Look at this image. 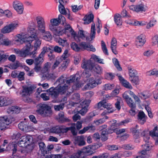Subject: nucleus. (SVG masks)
<instances>
[{
  "label": "nucleus",
  "instance_id": "49530a36",
  "mask_svg": "<svg viewBox=\"0 0 158 158\" xmlns=\"http://www.w3.org/2000/svg\"><path fill=\"white\" fill-rule=\"evenodd\" d=\"M70 46L71 48L76 52H79L81 50L79 44H78L75 42H72Z\"/></svg>",
  "mask_w": 158,
  "mask_h": 158
},
{
  "label": "nucleus",
  "instance_id": "4d7b16f0",
  "mask_svg": "<svg viewBox=\"0 0 158 158\" xmlns=\"http://www.w3.org/2000/svg\"><path fill=\"white\" fill-rule=\"evenodd\" d=\"M43 35V39L47 41L50 40L52 39V35L49 31L45 32Z\"/></svg>",
  "mask_w": 158,
  "mask_h": 158
},
{
  "label": "nucleus",
  "instance_id": "774afa93",
  "mask_svg": "<svg viewBox=\"0 0 158 158\" xmlns=\"http://www.w3.org/2000/svg\"><path fill=\"white\" fill-rule=\"evenodd\" d=\"M148 73L149 76L153 75L158 77V70H156L155 69H153L148 72Z\"/></svg>",
  "mask_w": 158,
  "mask_h": 158
},
{
  "label": "nucleus",
  "instance_id": "f03ea898",
  "mask_svg": "<svg viewBox=\"0 0 158 158\" xmlns=\"http://www.w3.org/2000/svg\"><path fill=\"white\" fill-rule=\"evenodd\" d=\"M70 131L73 135H76L77 131L75 128V123H71V126L69 127H64V126H57L53 127L50 129L51 132L56 134L67 133Z\"/></svg>",
  "mask_w": 158,
  "mask_h": 158
},
{
  "label": "nucleus",
  "instance_id": "a18cd8bd",
  "mask_svg": "<svg viewBox=\"0 0 158 158\" xmlns=\"http://www.w3.org/2000/svg\"><path fill=\"white\" fill-rule=\"evenodd\" d=\"M95 24L94 23L92 24L91 28L90 38L91 40H93L95 38Z\"/></svg>",
  "mask_w": 158,
  "mask_h": 158
},
{
  "label": "nucleus",
  "instance_id": "6ab92c4d",
  "mask_svg": "<svg viewBox=\"0 0 158 158\" xmlns=\"http://www.w3.org/2000/svg\"><path fill=\"white\" fill-rule=\"evenodd\" d=\"M31 47V44L30 43H28L25 45L23 48V50L21 51L20 56L22 57H25L28 55L32 56L33 53H31V52H30Z\"/></svg>",
  "mask_w": 158,
  "mask_h": 158
},
{
  "label": "nucleus",
  "instance_id": "bb28decb",
  "mask_svg": "<svg viewBox=\"0 0 158 158\" xmlns=\"http://www.w3.org/2000/svg\"><path fill=\"white\" fill-rule=\"evenodd\" d=\"M37 38H36L35 42L34 44V50L31 52V53H33L32 57L34 58L35 56V54L36 53V50L40 48V45L41 44V41Z\"/></svg>",
  "mask_w": 158,
  "mask_h": 158
},
{
  "label": "nucleus",
  "instance_id": "3c124183",
  "mask_svg": "<svg viewBox=\"0 0 158 158\" xmlns=\"http://www.w3.org/2000/svg\"><path fill=\"white\" fill-rule=\"evenodd\" d=\"M58 42L60 45L62 46L63 47L66 46L68 44L67 40L65 38L63 39L59 37L58 40Z\"/></svg>",
  "mask_w": 158,
  "mask_h": 158
},
{
  "label": "nucleus",
  "instance_id": "052dcab7",
  "mask_svg": "<svg viewBox=\"0 0 158 158\" xmlns=\"http://www.w3.org/2000/svg\"><path fill=\"white\" fill-rule=\"evenodd\" d=\"M121 147V148H122L124 149L128 150H131L134 148V147L132 145L129 144H123Z\"/></svg>",
  "mask_w": 158,
  "mask_h": 158
},
{
  "label": "nucleus",
  "instance_id": "13d9d810",
  "mask_svg": "<svg viewBox=\"0 0 158 158\" xmlns=\"http://www.w3.org/2000/svg\"><path fill=\"white\" fill-rule=\"evenodd\" d=\"M51 24L54 26H58L60 23V21H59L58 18L52 19L50 20Z\"/></svg>",
  "mask_w": 158,
  "mask_h": 158
},
{
  "label": "nucleus",
  "instance_id": "864d4df0",
  "mask_svg": "<svg viewBox=\"0 0 158 158\" xmlns=\"http://www.w3.org/2000/svg\"><path fill=\"white\" fill-rule=\"evenodd\" d=\"M108 118V117L107 116H106L102 118L94 121V122L96 125H98L104 123L106 121V120Z\"/></svg>",
  "mask_w": 158,
  "mask_h": 158
},
{
  "label": "nucleus",
  "instance_id": "f704fd0d",
  "mask_svg": "<svg viewBox=\"0 0 158 158\" xmlns=\"http://www.w3.org/2000/svg\"><path fill=\"white\" fill-rule=\"evenodd\" d=\"M114 21L117 26L121 25L122 23L121 16L118 14H115L114 16Z\"/></svg>",
  "mask_w": 158,
  "mask_h": 158
},
{
  "label": "nucleus",
  "instance_id": "c03bdc74",
  "mask_svg": "<svg viewBox=\"0 0 158 158\" xmlns=\"http://www.w3.org/2000/svg\"><path fill=\"white\" fill-rule=\"evenodd\" d=\"M8 146L13 151V154H15L16 152L17 144L15 142H13L12 143H9L8 145Z\"/></svg>",
  "mask_w": 158,
  "mask_h": 158
},
{
  "label": "nucleus",
  "instance_id": "9d476101",
  "mask_svg": "<svg viewBox=\"0 0 158 158\" xmlns=\"http://www.w3.org/2000/svg\"><path fill=\"white\" fill-rule=\"evenodd\" d=\"M29 34H24V35L29 43L31 44L33 41L37 38V35L35 29L34 28H30L28 30Z\"/></svg>",
  "mask_w": 158,
  "mask_h": 158
},
{
  "label": "nucleus",
  "instance_id": "c9c22d12",
  "mask_svg": "<svg viewBox=\"0 0 158 158\" xmlns=\"http://www.w3.org/2000/svg\"><path fill=\"white\" fill-rule=\"evenodd\" d=\"M92 145H89L84 147L83 148V152L87 153L88 155L92 154L94 152Z\"/></svg>",
  "mask_w": 158,
  "mask_h": 158
},
{
  "label": "nucleus",
  "instance_id": "cd10ccee",
  "mask_svg": "<svg viewBox=\"0 0 158 158\" xmlns=\"http://www.w3.org/2000/svg\"><path fill=\"white\" fill-rule=\"evenodd\" d=\"M118 78L121 83L124 87L130 89H132L133 87L122 76H119Z\"/></svg>",
  "mask_w": 158,
  "mask_h": 158
},
{
  "label": "nucleus",
  "instance_id": "39448f33",
  "mask_svg": "<svg viewBox=\"0 0 158 158\" xmlns=\"http://www.w3.org/2000/svg\"><path fill=\"white\" fill-rule=\"evenodd\" d=\"M127 69L129 76V79L130 81L134 85H139V77L137 76V71L131 66L128 67Z\"/></svg>",
  "mask_w": 158,
  "mask_h": 158
},
{
  "label": "nucleus",
  "instance_id": "2eb2a0df",
  "mask_svg": "<svg viewBox=\"0 0 158 158\" xmlns=\"http://www.w3.org/2000/svg\"><path fill=\"white\" fill-rule=\"evenodd\" d=\"M66 78L64 77L63 75H61L59 77L56 81V83H58L57 86L58 87L61 86L62 89H64V91L66 92L69 88L68 85H66Z\"/></svg>",
  "mask_w": 158,
  "mask_h": 158
},
{
  "label": "nucleus",
  "instance_id": "ddd939ff",
  "mask_svg": "<svg viewBox=\"0 0 158 158\" xmlns=\"http://www.w3.org/2000/svg\"><path fill=\"white\" fill-rule=\"evenodd\" d=\"M101 83L102 81L100 79L95 80L94 78L91 77L89 79V83L85 86L84 88L86 89H93Z\"/></svg>",
  "mask_w": 158,
  "mask_h": 158
},
{
  "label": "nucleus",
  "instance_id": "473e14b6",
  "mask_svg": "<svg viewBox=\"0 0 158 158\" xmlns=\"http://www.w3.org/2000/svg\"><path fill=\"white\" fill-rule=\"evenodd\" d=\"M138 96L141 99H147L150 98L152 94L148 91L146 90L138 93Z\"/></svg>",
  "mask_w": 158,
  "mask_h": 158
},
{
  "label": "nucleus",
  "instance_id": "e2e57ef3",
  "mask_svg": "<svg viewBox=\"0 0 158 158\" xmlns=\"http://www.w3.org/2000/svg\"><path fill=\"white\" fill-rule=\"evenodd\" d=\"M107 147V148L110 150H115L121 149L120 146H117L114 145H108Z\"/></svg>",
  "mask_w": 158,
  "mask_h": 158
},
{
  "label": "nucleus",
  "instance_id": "20e7f679",
  "mask_svg": "<svg viewBox=\"0 0 158 158\" xmlns=\"http://www.w3.org/2000/svg\"><path fill=\"white\" fill-rule=\"evenodd\" d=\"M107 99H102V101L98 103L95 106V108L100 109L101 107L106 108L107 110H105L102 114V115H105L113 112L114 110L112 108V106L110 103H108L106 102Z\"/></svg>",
  "mask_w": 158,
  "mask_h": 158
},
{
  "label": "nucleus",
  "instance_id": "72a5a7b5",
  "mask_svg": "<svg viewBox=\"0 0 158 158\" xmlns=\"http://www.w3.org/2000/svg\"><path fill=\"white\" fill-rule=\"evenodd\" d=\"M94 18V15L92 13L88 15H85L83 18V20L84 21V24H89L93 21Z\"/></svg>",
  "mask_w": 158,
  "mask_h": 158
},
{
  "label": "nucleus",
  "instance_id": "ea45409f",
  "mask_svg": "<svg viewBox=\"0 0 158 158\" xmlns=\"http://www.w3.org/2000/svg\"><path fill=\"white\" fill-rule=\"evenodd\" d=\"M75 143L77 144L79 146H81L84 145L85 142L84 140L81 137H77L75 139Z\"/></svg>",
  "mask_w": 158,
  "mask_h": 158
},
{
  "label": "nucleus",
  "instance_id": "6e6d98bb",
  "mask_svg": "<svg viewBox=\"0 0 158 158\" xmlns=\"http://www.w3.org/2000/svg\"><path fill=\"white\" fill-rule=\"evenodd\" d=\"M59 10L61 15H67V12L63 5H59L58 6Z\"/></svg>",
  "mask_w": 158,
  "mask_h": 158
},
{
  "label": "nucleus",
  "instance_id": "6e6552de",
  "mask_svg": "<svg viewBox=\"0 0 158 158\" xmlns=\"http://www.w3.org/2000/svg\"><path fill=\"white\" fill-rule=\"evenodd\" d=\"M36 20L37 23V27L38 30L41 33L45 32V23L44 18L40 16L36 17Z\"/></svg>",
  "mask_w": 158,
  "mask_h": 158
},
{
  "label": "nucleus",
  "instance_id": "5fc2aeb1",
  "mask_svg": "<svg viewBox=\"0 0 158 158\" xmlns=\"http://www.w3.org/2000/svg\"><path fill=\"white\" fill-rule=\"evenodd\" d=\"M76 78V76L74 75L70 77V78L69 79H66V85H68L69 88V85L70 84L73 82H75Z\"/></svg>",
  "mask_w": 158,
  "mask_h": 158
},
{
  "label": "nucleus",
  "instance_id": "a19ab883",
  "mask_svg": "<svg viewBox=\"0 0 158 158\" xmlns=\"http://www.w3.org/2000/svg\"><path fill=\"white\" fill-rule=\"evenodd\" d=\"M141 135L143 137V140L145 142L147 143H145V144H148L147 143L148 142V141L149 140L150 137L148 134L147 133V132L146 131H143L142 133H141ZM144 145H145V144ZM148 145L149 144H148ZM150 146L151 147V149L152 148V146Z\"/></svg>",
  "mask_w": 158,
  "mask_h": 158
},
{
  "label": "nucleus",
  "instance_id": "f3484780",
  "mask_svg": "<svg viewBox=\"0 0 158 158\" xmlns=\"http://www.w3.org/2000/svg\"><path fill=\"white\" fill-rule=\"evenodd\" d=\"M127 103L131 109L129 110V113L131 115L134 116L135 114V110L136 107L135 102L140 101V99H135V101L134 102L132 99H125Z\"/></svg>",
  "mask_w": 158,
  "mask_h": 158
},
{
  "label": "nucleus",
  "instance_id": "37998d69",
  "mask_svg": "<svg viewBox=\"0 0 158 158\" xmlns=\"http://www.w3.org/2000/svg\"><path fill=\"white\" fill-rule=\"evenodd\" d=\"M73 29L69 24H67L65 26L64 28L63 29L61 28L62 35L66 32H71Z\"/></svg>",
  "mask_w": 158,
  "mask_h": 158
},
{
  "label": "nucleus",
  "instance_id": "09e8293b",
  "mask_svg": "<svg viewBox=\"0 0 158 158\" xmlns=\"http://www.w3.org/2000/svg\"><path fill=\"white\" fill-rule=\"evenodd\" d=\"M50 68L49 63L47 62L45 63L43 68L41 70V72L43 74V75L47 72H49Z\"/></svg>",
  "mask_w": 158,
  "mask_h": 158
},
{
  "label": "nucleus",
  "instance_id": "7c9ffc66",
  "mask_svg": "<svg viewBox=\"0 0 158 158\" xmlns=\"http://www.w3.org/2000/svg\"><path fill=\"white\" fill-rule=\"evenodd\" d=\"M150 135L152 137H155V144L158 145V128L157 126L154 127V129L150 131Z\"/></svg>",
  "mask_w": 158,
  "mask_h": 158
},
{
  "label": "nucleus",
  "instance_id": "5701e85b",
  "mask_svg": "<svg viewBox=\"0 0 158 158\" xmlns=\"http://www.w3.org/2000/svg\"><path fill=\"white\" fill-rule=\"evenodd\" d=\"M146 41L145 36L141 34L138 36L136 39V45L137 47H142L143 45Z\"/></svg>",
  "mask_w": 158,
  "mask_h": 158
},
{
  "label": "nucleus",
  "instance_id": "4be33fe9",
  "mask_svg": "<svg viewBox=\"0 0 158 158\" xmlns=\"http://www.w3.org/2000/svg\"><path fill=\"white\" fill-rule=\"evenodd\" d=\"M81 50H87L88 51L94 52L96 49L94 47L90 44H87L86 42H82L79 44Z\"/></svg>",
  "mask_w": 158,
  "mask_h": 158
},
{
  "label": "nucleus",
  "instance_id": "a878e982",
  "mask_svg": "<svg viewBox=\"0 0 158 158\" xmlns=\"http://www.w3.org/2000/svg\"><path fill=\"white\" fill-rule=\"evenodd\" d=\"M18 128L20 130L25 132L30 131V127L27 124L26 122H21L18 125Z\"/></svg>",
  "mask_w": 158,
  "mask_h": 158
},
{
  "label": "nucleus",
  "instance_id": "bf43d9fd",
  "mask_svg": "<svg viewBox=\"0 0 158 158\" xmlns=\"http://www.w3.org/2000/svg\"><path fill=\"white\" fill-rule=\"evenodd\" d=\"M114 85L113 84L108 83L105 84L104 86V89L106 90H110L114 87Z\"/></svg>",
  "mask_w": 158,
  "mask_h": 158
},
{
  "label": "nucleus",
  "instance_id": "1a4fd4ad",
  "mask_svg": "<svg viewBox=\"0 0 158 158\" xmlns=\"http://www.w3.org/2000/svg\"><path fill=\"white\" fill-rule=\"evenodd\" d=\"M90 99H85L80 103V106L81 109L78 111L79 113L82 115H85L88 111V108L91 102Z\"/></svg>",
  "mask_w": 158,
  "mask_h": 158
},
{
  "label": "nucleus",
  "instance_id": "9b49d317",
  "mask_svg": "<svg viewBox=\"0 0 158 158\" xmlns=\"http://www.w3.org/2000/svg\"><path fill=\"white\" fill-rule=\"evenodd\" d=\"M142 146L143 149L139 152L138 153L139 155L134 158H145L149 156V155L147 154V152L150 151L151 148V147L147 144L143 145Z\"/></svg>",
  "mask_w": 158,
  "mask_h": 158
},
{
  "label": "nucleus",
  "instance_id": "b1692460",
  "mask_svg": "<svg viewBox=\"0 0 158 158\" xmlns=\"http://www.w3.org/2000/svg\"><path fill=\"white\" fill-rule=\"evenodd\" d=\"M49 29L55 35L60 36L62 35L61 27H60L54 26L52 25H49Z\"/></svg>",
  "mask_w": 158,
  "mask_h": 158
},
{
  "label": "nucleus",
  "instance_id": "4468645a",
  "mask_svg": "<svg viewBox=\"0 0 158 158\" xmlns=\"http://www.w3.org/2000/svg\"><path fill=\"white\" fill-rule=\"evenodd\" d=\"M12 5L14 9L18 14H21L23 13L24 6L23 4L20 1L15 0L13 2Z\"/></svg>",
  "mask_w": 158,
  "mask_h": 158
},
{
  "label": "nucleus",
  "instance_id": "338daca9",
  "mask_svg": "<svg viewBox=\"0 0 158 158\" xmlns=\"http://www.w3.org/2000/svg\"><path fill=\"white\" fill-rule=\"evenodd\" d=\"M107 134L106 133L105 131H102L101 135L100 138L102 141H105L108 139Z\"/></svg>",
  "mask_w": 158,
  "mask_h": 158
},
{
  "label": "nucleus",
  "instance_id": "c756f323",
  "mask_svg": "<svg viewBox=\"0 0 158 158\" xmlns=\"http://www.w3.org/2000/svg\"><path fill=\"white\" fill-rule=\"evenodd\" d=\"M46 52L43 51L38 56L34 59V64L41 65L44 61L43 57Z\"/></svg>",
  "mask_w": 158,
  "mask_h": 158
},
{
  "label": "nucleus",
  "instance_id": "58836bf2",
  "mask_svg": "<svg viewBox=\"0 0 158 158\" xmlns=\"http://www.w3.org/2000/svg\"><path fill=\"white\" fill-rule=\"evenodd\" d=\"M39 146L42 154H48V151L46 148V145L44 142H41L39 143Z\"/></svg>",
  "mask_w": 158,
  "mask_h": 158
},
{
  "label": "nucleus",
  "instance_id": "de8ad7c7",
  "mask_svg": "<svg viewBox=\"0 0 158 158\" xmlns=\"http://www.w3.org/2000/svg\"><path fill=\"white\" fill-rule=\"evenodd\" d=\"M117 121L112 119V120L110 121L109 122V123L110 126V127L113 128H116L117 127L119 126L120 125H121V124L120 123H117Z\"/></svg>",
  "mask_w": 158,
  "mask_h": 158
},
{
  "label": "nucleus",
  "instance_id": "393cba45",
  "mask_svg": "<svg viewBox=\"0 0 158 158\" xmlns=\"http://www.w3.org/2000/svg\"><path fill=\"white\" fill-rule=\"evenodd\" d=\"M147 116L143 111H139L138 114L137 119L141 125L143 124L146 122Z\"/></svg>",
  "mask_w": 158,
  "mask_h": 158
},
{
  "label": "nucleus",
  "instance_id": "aec40b11",
  "mask_svg": "<svg viewBox=\"0 0 158 158\" xmlns=\"http://www.w3.org/2000/svg\"><path fill=\"white\" fill-rule=\"evenodd\" d=\"M18 25L17 23H11L4 27L2 29L1 32L4 34L10 33L13 31Z\"/></svg>",
  "mask_w": 158,
  "mask_h": 158
},
{
  "label": "nucleus",
  "instance_id": "7ed1b4c3",
  "mask_svg": "<svg viewBox=\"0 0 158 158\" xmlns=\"http://www.w3.org/2000/svg\"><path fill=\"white\" fill-rule=\"evenodd\" d=\"M36 112L44 117H50L52 112L50 106L44 103H40L37 105Z\"/></svg>",
  "mask_w": 158,
  "mask_h": 158
},
{
  "label": "nucleus",
  "instance_id": "69168bd1",
  "mask_svg": "<svg viewBox=\"0 0 158 158\" xmlns=\"http://www.w3.org/2000/svg\"><path fill=\"white\" fill-rule=\"evenodd\" d=\"M43 77L48 79H54L55 77L54 74L49 73L48 72H47L43 74Z\"/></svg>",
  "mask_w": 158,
  "mask_h": 158
},
{
  "label": "nucleus",
  "instance_id": "0e129e2a",
  "mask_svg": "<svg viewBox=\"0 0 158 158\" xmlns=\"http://www.w3.org/2000/svg\"><path fill=\"white\" fill-rule=\"evenodd\" d=\"M72 7L73 11L74 12H76L81 9L83 7V6L80 5L78 6L77 5H74L72 6Z\"/></svg>",
  "mask_w": 158,
  "mask_h": 158
},
{
  "label": "nucleus",
  "instance_id": "0eeeda50",
  "mask_svg": "<svg viewBox=\"0 0 158 158\" xmlns=\"http://www.w3.org/2000/svg\"><path fill=\"white\" fill-rule=\"evenodd\" d=\"M13 119V118L10 116H5L0 117V130L4 131L6 126L11 123Z\"/></svg>",
  "mask_w": 158,
  "mask_h": 158
},
{
  "label": "nucleus",
  "instance_id": "680f3d73",
  "mask_svg": "<svg viewBox=\"0 0 158 158\" xmlns=\"http://www.w3.org/2000/svg\"><path fill=\"white\" fill-rule=\"evenodd\" d=\"M101 46L102 47V50L103 52L106 55H109V53L108 52V50L106 48V44L103 41H102Z\"/></svg>",
  "mask_w": 158,
  "mask_h": 158
},
{
  "label": "nucleus",
  "instance_id": "79ce46f5",
  "mask_svg": "<svg viewBox=\"0 0 158 158\" xmlns=\"http://www.w3.org/2000/svg\"><path fill=\"white\" fill-rule=\"evenodd\" d=\"M91 59L95 62L101 64H104V63L103 62V60L100 58L99 57L95 55H92L91 56Z\"/></svg>",
  "mask_w": 158,
  "mask_h": 158
},
{
  "label": "nucleus",
  "instance_id": "a211bd4d",
  "mask_svg": "<svg viewBox=\"0 0 158 158\" xmlns=\"http://www.w3.org/2000/svg\"><path fill=\"white\" fill-rule=\"evenodd\" d=\"M33 86H22V90L20 94L23 97H28L33 93L34 90Z\"/></svg>",
  "mask_w": 158,
  "mask_h": 158
},
{
  "label": "nucleus",
  "instance_id": "f257e3e1",
  "mask_svg": "<svg viewBox=\"0 0 158 158\" xmlns=\"http://www.w3.org/2000/svg\"><path fill=\"white\" fill-rule=\"evenodd\" d=\"M82 68L88 69L90 71H92V72L94 76L101 75L102 73V69L99 65H95L90 60H85L84 59L81 64Z\"/></svg>",
  "mask_w": 158,
  "mask_h": 158
},
{
  "label": "nucleus",
  "instance_id": "412c9836",
  "mask_svg": "<svg viewBox=\"0 0 158 158\" xmlns=\"http://www.w3.org/2000/svg\"><path fill=\"white\" fill-rule=\"evenodd\" d=\"M27 39L26 36H25L24 34L22 33L17 35V37L15 38V42L19 44H23L24 43L25 45L28 44L29 42Z\"/></svg>",
  "mask_w": 158,
  "mask_h": 158
},
{
  "label": "nucleus",
  "instance_id": "f8f14e48",
  "mask_svg": "<svg viewBox=\"0 0 158 158\" xmlns=\"http://www.w3.org/2000/svg\"><path fill=\"white\" fill-rule=\"evenodd\" d=\"M32 137L30 135H25L22 136L20 139V141L18 143L19 146L21 147L26 146V143H30Z\"/></svg>",
  "mask_w": 158,
  "mask_h": 158
},
{
  "label": "nucleus",
  "instance_id": "4c0bfd02",
  "mask_svg": "<svg viewBox=\"0 0 158 158\" xmlns=\"http://www.w3.org/2000/svg\"><path fill=\"white\" fill-rule=\"evenodd\" d=\"M12 102V99H0V106H7Z\"/></svg>",
  "mask_w": 158,
  "mask_h": 158
},
{
  "label": "nucleus",
  "instance_id": "8fccbe9b",
  "mask_svg": "<svg viewBox=\"0 0 158 158\" xmlns=\"http://www.w3.org/2000/svg\"><path fill=\"white\" fill-rule=\"evenodd\" d=\"M20 66V63L18 61H16L15 63L10 64L9 66H6L12 69H15L18 68Z\"/></svg>",
  "mask_w": 158,
  "mask_h": 158
},
{
  "label": "nucleus",
  "instance_id": "603ef678",
  "mask_svg": "<svg viewBox=\"0 0 158 158\" xmlns=\"http://www.w3.org/2000/svg\"><path fill=\"white\" fill-rule=\"evenodd\" d=\"M113 62L114 66L118 71H121L122 70V68L120 66L119 61L117 58H114L113 59Z\"/></svg>",
  "mask_w": 158,
  "mask_h": 158
},
{
  "label": "nucleus",
  "instance_id": "c85d7f7f",
  "mask_svg": "<svg viewBox=\"0 0 158 158\" xmlns=\"http://www.w3.org/2000/svg\"><path fill=\"white\" fill-rule=\"evenodd\" d=\"M59 117L57 118L58 122L60 123H63L65 122H69L70 120L69 119L64 116L63 112H60L58 114Z\"/></svg>",
  "mask_w": 158,
  "mask_h": 158
},
{
  "label": "nucleus",
  "instance_id": "2f4dec72",
  "mask_svg": "<svg viewBox=\"0 0 158 158\" xmlns=\"http://www.w3.org/2000/svg\"><path fill=\"white\" fill-rule=\"evenodd\" d=\"M20 110V108L17 106H12L9 107L7 110V112L9 113L18 114Z\"/></svg>",
  "mask_w": 158,
  "mask_h": 158
},
{
  "label": "nucleus",
  "instance_id": "423d86ee",
  "mask_svg": "<svg viewBox=\"0 0 158 158\" xmlns=\"http://www.w3.org/2000/svg\"><path fill=\"white\" fill-rule=\"evenodd\" d=\"M61 88V86H56L55 88L52 87L47 90V92L49 96L52 98L56 99L58 98L60 94H62L65 92Z\"/></svg>",
  "mask_w": 158,
  "mask_h": 158
},
{
  "label": "nucleus",
  "instance_id": "e433bc0d",
  "mask_svg": "<svg viewBox=\"0 0 158 158\" xmlns=\"http://www.w3.org/2000/svg\"><path fill=\"white\" fill-rule=\"evenodd\" d=\"M130 130L134 139H136L139 138L140 132L139 130L135 128H132Z\"/></svg>",
  "mask_w": 158,
  "mask_h": 158
},
{
  "label": "nucleus",
  "instance_id": "dca6fc26",
  "mask_svg": "<svg viewBox=\"0 0 158 158\" xmlns=\"http://www.w3.org/2000/svg\"><path fill=\"white\" fill-rule=\"evenodd\" d=\"M147 7L143 4H139L135 5H131L129 6L130 10L138 13L145 12L147 10Z\"/></svg>",
  "mask_w": 158,
  "mask_h": 158
}]
</instances>
